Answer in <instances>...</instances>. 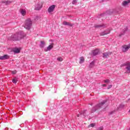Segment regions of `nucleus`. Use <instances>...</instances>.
<instances>
[{
	"label": "nucleus",
	"instance_id": "obj_1",
	"mask_svg": "<svg viewBox=\"0 0 130 130\" xmlns=\"http://www.w3.org/2000/svg\"><path fill=\"white\" fill-rule=\"evenodd\" d=\"M23 37H24L23 32H19L11 36V37H10L9 40H12L13 41H17L18 40H21Z\"/></svg>",
	"mask_w": 130,
	"mask_h": 130
},
{
	"label": "nucleus",
	"instance_id": "obj_2",
	"mask_svg": "<svg viewBox=\"0 0 130 130\" xmlns=\"http://www.w3.org/2000/svg\"><path fill=\"white\" fill-rule=\"evenodd\" d=\"M106 103V101H103L100 104H98V105H95L94 107H93L91 109V113H93L95 112V111H97L99 109H100V108L103 107L104 106V105Z\"/></svg>",
	"mask_w": 130,
	"mask_h": 130
},
{
	"label": "nucleus",
	"instance_id": "obj_3",
	"mask_svg": "<svg viewBox=\"0 0 130 130\" xmlns=\"http://www.w3.org/2000/svg\"><path fill=\"white\" fill-rule=\"evenodd\" d=\"M31 26H32V21L30 18H28L25 20L24 28L27 30L31 29Z\"/></svg>",
	"mask_w": 130,
	"mask_h": 130
},
{
	"label": "nucleus",
	"instance_id": "obj_4",
	"mask_svg": "<svg viewBox=\"0 0 130 130\" xmlns=\"http://www.w3.org/2000/svg\"><path fill=\"white\" fill-rule=\"evenodd\" d=\"M130 48V44L128 45H123L122 46V51L123 52H126Z\"/></svg>",
	"mask_w": 130,
	"mask_h": 130
},
{
	"label": "nucleus",
	"instance_id": "obj_5",
	"mask_svg": "<svg viewBox=\"0 0 130 130\" xmlns=\"http://www.w3.org/2000/svg\"><path fill=\"white\" fill-rule=\"evenodd\" d=\"M110 33V29H107L103 32L100 33L101 36H104V35H107V34H109Z\"/></svg>",
	"mask_w": 130,
	"mask_h": 130
},
{
	"label": "nucleus",
	"instance_id": "obj_6",
	"mask_svg": "<svg viewBox=\"0 0 130 130\" xmlns=\"http://www.w3.org/2000/svg\"><path fill=\"white\" fill-rule=\"evenodd\" d=\"M56 6L53 5L51 6L48 9V13H52L53 11H54V9H55Z\"/></svg>",
	"mask_w": 130,
	"mask_h": 130
},
{
	"label": "nucleus",
	"instance_id": "obj_7",
	"mask_svg": "<svg viewBox=\"0 0 130 130\" xmlns=\"http://www.w3.org/2000/svg\"><path fill=\"white\" fill-rule=\"evenodd\" d=\"M109 54H111V52H105L103 53V57L104 58H107L109 57Z\"/></svg>",
	"mask_w": 130,
	"mask_h": 130
},
{
	"label": "nucleus",
	"instance_id": "obj_8",
	"mask_svg": "<svg viewBox=\"0 0 130 130\" xmlns=\"http://www.w3.org/2000/svg\"><path fill=\"white\" fill-rule=\"evenodd\" d=\"M126 70H127V73H130V62H127L126 63Z\"/></svg>",
	"mask_w": 130,
	"mask_h": 130
},
{
	"label": "nucleus",
	"instance_id": "obj_9",
	"mask_svg": "<svg viewBox=\"0 0 130 130\" xmlns=\"http://www.w3.org/2000/svg\"><path fill=\"white\" fill-rule=\"evenodd\" d=\"M62 24L64 25V26H70V27H73V24L71 23V22H68L66 21H63Z\"/></svg>",
	"mask_w": 130,
	"mask_h": 130
},
{
	"label": "nucleus",
	"instance_id": "obj_10",
	"mask_svg": "<svg viewBox=\"0 0 130 130\" xmlns=\"http://www.w3.org/2000/svg\"><path fill=\"white\" fill-rule=\"evenodd\" d=\"M8 58H10V56L8 55H4V56H0V59L2 60H4L5 59H8Z\"/></svg>",
	"mask_w": 130,
	"mask_h": 130
},
{
	"label": "nucleus",
	"instance_id": "obj_11",
	"mask_svg": "<svg viewBox=\"0 0 130 130\" xmlns=\"http://www.w3.org/2000/svg\"><path fill=\"white\" fill-rule=\"evenodd\" d=\"M19 12L21 14V15H22L23 16H25L26 14V10L25 9H20L19 10Z\"/></svg>",
	"mask_w": 130,
	"mask_h": 130
},
{
	"label": "nucleus",
	"instance_id": "obj_12",
	"mask_svg": "<svg viewBox=\"0 0 130 130\" xmlns=\"http://www.w3.org/2000/svg\"><path fill=\"white\" fill-rule=\"evenodd\" d=\"M52 48H53V43L50 45L45 50V51H49L51 49H52Z\"/></svg>",
	"mask_w": 130,
	"mask_h": 130
},
{
	"label": "nucleus",
	"instance_id": "obj_13",
	"mask_svg": "<svg viewBox=\"0 0 130 130\" xmlns=\"http://www.w3.org/2000/svg\"><path fill=\"white\" fill-rule=\"evenodd\" d=\"M100 51L99 50V49H96L95 50H92V53L93 55H97L98 54H99Z\"/></svg>",
	"mask_w": 130,
	"mask_h": 130
},
{
	"label": "nucleus",
	"instance_id": "obj_14",
	"mask_svg": "<svg viewBox=\"0 0 130 130\" xmlns=\"http://www.w3.org/2000/svg\"><path fill=\"white\" fill-rule=\"evenodd\" d=\"M95 28H105L106 27V25L105 24H100V25H95Z\"/></svg>",
	"mask_w": 130,
	"mask_h": 130
},
{
	"label": "nucleus",
	"instance_id": "obj_15",
	"mask_svg": "<svg viewBox=\"0 0 130 130\" xmlns=\"http://www.w3.org/2000/svg\"><path fill=\"white\" fill-rule=\"evenodd\" d=\"M13 52H15V53H19L21 50L18 48H14L13 49Z\"/></svg>",
	"mask_w": 130,
	"mask_h": 130
},
{
	"label": "nucleus",
	"instance_id": "obj_16",
	"mask_svg": "<svg viewBox=\"0 0 130 130\" xmlns=\"http://www.w3.org/2000/svg\"><path fill=\"white\" fill-rule=\"evenodd\" d=\"M41 44L40 45V46L41 48H43L45 46V41H41Z\"/></svg>",
	"mask_w": 130,
	"mask_h": 130
},
{
	"label": "nucleus",
	"instance_id": "obj_17",
	"mask_svg": "<svg viewBox=\"0 0 130 130\" xmlns=\"http://www.w3.org/2000/svg\"><path fill=\"white\" fill-rule=\"evenodd\" d=\"M129 3H130V0H127V1H123L122 2V6H123L124 7H125V6H127V5L129 4Z\"/></svg>",
	"mask_w": 130,
	"mask_h": 130
},
{
	"label": "nucleus",
	"instance_id": "obj_18",
	"mask_svg": "<svg viewBox=\"0 0 130 130\" xmlns=\"http://www.w3.org/2000/svg\"><path fill=\"white\" fill-rule=\"evenodd\" d=\"M41 8H42V7L40 4H37L35 7V10H36L37 11H39V10H40Z\"/></svg>",
	"mask_w": 130,
	"mask_h": 130
},
{
	"label": "nucleus",
	"instance_id": "obj_19",
	"mask_svg": "<svg viewBox=\"0 0 130 130\" xmlns=\"http://www.w3.org/2000/svg\"><path fill=\"white\" fill-rule=\"evenodd\" d=\"M85 61V58H84V57H81L80 58V61H79V63H83V62H84Z\"/></svg>",
	"mask_w": 130,
	"mask_h": 130
},
{
	"label": "nucleus",
	"instance_id": "obj_20",
	"mask_svg": "<svg viewBox=\"0 0 130 130\" xmlns=\"http://www.w3.org/2000/svg\"><path fill=\"white\" fill-rule=\"evenodd\" d=\"M94 64H95V61H92L89 64V69H92L94 67Z\"/></svg>",
	"mask_w": 130,
	"mask_h": 130
},
{
	"label": "nucleus",
	"instance_id": "obj_21",
	"mask_svg": "<svg viewBox=\"0 0 130 130\" xmlns=\"http://www.w3.org/2000/svg\"><path fill=\"white\" fill-rule=\"evenodd\" d=\"M17 82H18V78L17 77H14L12 80V83L14 84H17Z\"/></svg>",
	"mask_w": 130,
	"mask_h": 130
},
{
	"label": "nucleus",
	"instance_id": "obj_22",
	"mask_svg": "<svg viewBox=\"0 0 130 130\" xmlns=\"http://www.w3.org/2000/svg\"><path fill=\"white\" fill-rule=\"evenodd\" d=\"M82 114H83L84 116H86V115H87V110L82 111L80 113V115Z\"/></svg>",
	"mask_w": 130,
	"mask_h": 130
},
{
	"label": "nucleus",
	"instance_id": "obj_23",
	"mask_svg": "<svg viewBox=\"0 0 130 130\" xmlns=\"http://www.w3.org/2000/svg\"><path fill=\"white\" fill-rule=\"evenodd\" d=\"M57 60H58V61H62V60H63V58L61 57H58L57 58Z\"/></svg>",
	"mask_w": 130,
	"mask_h": 130
},
{
	"label": "nucleus",
	"instance_id": "obj_24",
	"mask_svg": "<svg viewBox=\"0 0 130 130\" xmlns=\"http://www.w3.org/2000/svg\"><path fill=\"white\" fill-rule=\"evenodd\" d=\"M3 3H4V4H6V5H10V4L12 3V2L8 1L4 2Z\"/></svg>",
	"mask_w": 130,
	"mask_h": 130
},
{
	"label": "nucleus",
	"instance_id": "obj_25",
	"mask_svg": "<svg viewBox=\"0 0 130 130\" xmlns=\"http://www.w3.org/2000/svg\"><path fill=\"white\" fill-rule=\"evenodd\" d=\"M124 106H125L124 105L121 104L119 106L118 108H124Z\"/></svg>",
	"mask_w": 130,
	"mask_h": 130
},
{
	"label": "nucleus",
	"instance_id": "obj_26",
	"mask_svg": "<svg viewBox=\"0 0 130 130\" xmlns=\"http://www.w3.org/2000/svg\"><path fill=\"white\" fill-rule=\"evenodd\" d=\"M105 83H110V80L109 79H106V80H104Z\"/></svg>",
	"mask_w": 130,
	"mask_h": 130
},
{
	"label": "nucleus",
	"instance_id": "obj_27",
	"mask_svg": "<svg viewBox=\"0 0 130 130\" xmlns=\"http://www.w3.org/2000/svg\"><path fill=\"white\" fill-rule=\"evenodd\" d=\"M77 4V1L76 0H73L72 2V4L73 5H76Z\"/></svg>",
	"mask_w": 130,
	"mask_h": 130
},
{
	"label": "nucleus",
	"instance_id": "obj_28",
	"mask_svg": "<svg viewBox=\"0 0 130 130\" xmlns=\"http://www.w3.org/2000/svg\"><path fill=\"white\" fill-rule=\"evenodd\" d=\"M12 74H13V75H16V74H17V71H12Z\"/></svg>",
	"mask_w": 130,
	"mask_h": 130
},
{
	"label": "nucleus",
	"instance_id": "obj_29",
	"mask_svg": "<svg viewBox=\"0 0 130 130\" xmlns=\"http://www.w3.org/2000/svg\"><path fill=\"white\" fill-rule=\"evenodd\" d=\"M89 126H91V127H94V126H95V124L94 123H91L89 125Z\"/></svg>",
	"mask_w": 130,
	"mask_h": 130
},
{
	"label": "nucleus",
	"instance_id": "obj_30",
	"mask_svg": "<svg viewBox=\"0 0 130 130\" xmlns=\"http://www.w3.org/2000/svg\"><path fill=\"white\" fill-rule=\"evenodd\" d=\"M97 130H103V126L99 127Z\"/></svg>",
	"mask_w": 130,
	"mask_h": 130
},
{
	"label": "nucleus",
	"instance_id": "obj_31",
	"mask_svg": "<svg viewBox=\"0 0 130 130\" xmlns=\"http://www.w3.org/2000/svg\"><path fill=\"white\" fill-rule=\"evenodd\" d=\"M110 88H112V85H109L107 89H110Z\"/></svg>",
	"mask_w": 130,
	"mask_h": 130
},
{
	"label": "nucleus",
	"instance_id": "obj_32",
	"mask_svg": "<svg viewBox=\"0 0 130 130\" xmlns=\"http://www.w3.org/2000/svg\"><path fill=\"white\" fill-rule=\"evenodd\" d=\"M122 35H124V34H121L120 35H119V36L120 37H121V36Z\"/></svg>",
	"mask_w": 130,
	"mask_h": 130
},
{
	"label": "nucleus",
	"instance_id": "obj_33",
	"mask_svg": "<svg viewBox=\"0 0 130 130\" xmlns=\"http://www.w3.org/2000/svg\"><path fill=\"white\" fill-rule=\"evenodd\" d=\"M102 86H103V87H106V84H103V85H102Z\"/></svg>",
	"mask_w": 130,
	"mask_h": 130
},
{
	"label": "nucleus",
	"instance_id": "obj_34",
	"mask_svg": "<svg viewBox=\"0 0 130 130\" xmlns=\"http://www.w3.org/2000/svg\"><path fill=\"white\" fill-rule=\"evenodd\" d=\"M114 112V111H112L111 113H110V114H112V113H113Z\"/></svg>",
	"mask_w": 130,
	"mask_h": 130
},
{
	"label": "nucleus",
	"instance_id": "obj_35",
	"mask_svg": "<svg viewBox=\"0 0 130 130\" xmlns=\"http://www.w3.org/2000/svg\"><path fill=\"white\" fill-rule=\"evenodd\" d=\"M89 105L92 106V105H93V103H91L89 104Z\"/></svg>",
	"mask_w": 130,
	"mask_h": 130
},
{
	"label": "nucleus",
	"instance_id": "obj_36",
	"mask_svg": "<svg viewBox=\"0 0 130 130\" xmlns=\"http://www.w3.org/2000/svg\"><path fill=\"white\" fill-rule=\"evenodd\" d=\"M108 12H109V11H107V13L108 14H109V15H110V14H111V13H108Z\"/></svg>",
	"mask_w": 130,
	"mask_h": 130
},
{
	"label": "nucleus",
	"instance_id": "obj_37",
	"mask_svg": "<svg viewBox=\"0 0 130 130\" xmlns=\"http://www.w3.org/2000/svg\"><path fill=\"white\" fill-rule=\"evenodd\" d=\"M79 116H80V115H77V117H79Z\"/></svg>",
	"mask_w": 130,
	"mask_h": 130
},
{
	"label": "nucleus",
	"instance_id": "obj_38",
	"mask_svg": "<svg viewBox=\"0 0 130 130\" xmlns=\"http://www.w3.org/2000/svg\"><path fill=\"white\" fill-rule=\"evenodd\" d=\"M78 1V0H76V1Z\"/></svg>",
	"mask_w": 130,
	"mask_h": 130
}]
</instances>
